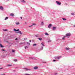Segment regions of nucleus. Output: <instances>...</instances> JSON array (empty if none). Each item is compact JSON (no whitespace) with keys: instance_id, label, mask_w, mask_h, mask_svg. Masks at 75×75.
Masks as SVG:
<instances>
[{"instance_id":"obj_1","label":"nucleus","mask_w":75,"mask_h":75,"mask_svg":"<svg viewBox=\"0 0 75 75\" xmlns=\"http://www.w3.org/2000/svg\"><path fill=\"white\" fill-rule=\"evenodd\" d=\"M56 2L58 5H61V2L60 1H56Z\"/></svg>"},{"instance_id":"obj_2","label":"nucleus","mask_w":75,"mask_h":75,"mask_svg":"<svg viewBox=\"0 0 75 75\" xmlns=\"http://www.w3.org/2000/svg\"><path fill=\"white\" fill-rule=\"evenodd\" d=\"M71 34L70 33H68L66 34V37L67 36H71Z\"/></svg>"},{"instance_id":"obj_3","label":"nucleus","mask_w":75,"mask_h":75,"mask_svg":"<svg viewBox=\"0 0 75 75\" xmlns=\"http://www.w3.org/2000/svg\"><path fill=\"white\" fill-rule=\"evenodd\" d=\"M24 69H25V71H30V69H28L27 68H24Z\"/></svg>"},{"instance_id":"obj_4","label":"nucleus","mask_w":75,"mask_h":75,"mask_svg":"<svg viewBox=\"0 0 75 75\" xmlns=\"http://www.w3.org/2000/svg\"><path fill=\"white\" fill-rule=\"evenodd\" d=\"M38 67L37 66L35 67H34V69H38Z\"/></svg>"},{"instance_id":"obj_5","label":"nucleus","mask_w":75,"mask_h":75,"mask_svg":"<svg viewBox=\"0 0 75 75\" xmlns=\"http://www.w3.org/2000/svg\"><path fill=\"white\" fill-rule=\"evenodd\" d=\"M10 16H12V17H14V14L13 13H11L10 14Z\"/></svg>"},{"instance_id":"obj_6","label":"nucleus","mask_w":75,"mask_h":75,"mask_svg":"<svg viewBox=\"0 0 75 75\" xmlns=\"http://www.w3.org/2000/svg\"><path fill=\"white\" fill-rule=\"evenodd\" d=\"M0 9L1 10H3L4 8H3V7L2 6H0Z\"/></svg>"},{"instance_id":"obj_7","label":"nucleus","mask_w":75,"mask_h":75,"mask_svg":"<svg viewBox=\"0 0 75 75\" xmlns=\"http://www.w3.org/2000/svg\"><path fill=\"white\" fill-rule=\"evenodd\" d=\"M65 37H68L64 36L63 37V38L62 39V40H65Z\"/></svg>"},{"instance_id":"obj_8","label":"nucleus","mask_w":75,"mask_h":75,"mask_svg":"<svg viewBox=\"0 0 75 75\" xmlns=\"http://www.w3.org/2000/svg\"><path fill=\"white\" fill-rule=\"evenodd\" d=\"M51 25H52L51 24H50L48 26V28H51Z\"/></svg>"},{"instance_id":"obj_9","label":"nucleus","mask_w":75,"mask_h":75,"mask_svg":"<svg viewBox=\"0 0 75 75\" xmlns=\"http://www.w3.org/2000/svg\"><path fill=\"white\" fill-rule=\"evenodd\" d=\"M14 30L16 31H19V29H18V30H16V29H14Z\"/></svg>"},{"instance_id":"obj_10","label":"nucleus","mask_w":75,"mask_h":75,"mask_svg":"<svg viewBox=\"0 0 75 75\" xmlns=\"http://www.w3.org/2000/svg\"><path fill=\"white\" fill-rule=\"evenodd\" d=\"M0 46H1V48H3L4 47V46H3V45H2L1 44H0Z\"/></svg>"},{"instance_id":"obj_11","label":"nucleus","mask_w":75,"mask_h":75,"mask_svg":"<svg viewBox=\"0 0 75 75\" xmlns=\"http://www.w3.org/2000/svg\"><path fill=\"white\" fill-rule=\"evenodd\" d=\"M19 33L20 34H23V32H22L21 31H19Z\"/></svg>"},{"instance_id":"obj_12","label":"nucleus","mask_w":75,"mask_h":75,"mask_svg":"<svg viewBox=\"0 0 75 75\" xmlns=\"http://www.w3.org/2000/svg\"><path fill=\"white\" fill-rule=\"evenodd\" d=\"M66 50H69V47H66Z\"/></svg>"},{"instance_id":"obj_13","label":"nucleus","mask_w":75,"mask_h":75,"mask_svg":"<svg viewBox=\"0 0 75 75\" xmlns=\"http://www.w3.org/2000/svg\"><path fill=\"white\" fill-rule=\"evenodd\" d=\"M55 29H56V27H53V30H55Z\"/></svg>"},{"instance_id":"obj_14","label":"nucleus","mask_w":75,"mask_h":75,"mask_svg":"<svg viewBox=\"0 0 75 75\" xmlns=\"http://www.w3.org/2000/svg\"><path fill=\"white\" fill-rule=\"evenodd\" d=\"M21 2H23V3H25V1L24 0H22L21 1Z\"/></svg>"},{"instance_id":"obj_15","label":"nucleus","mask_w":75,"mask_h":75,"mask_svg":"<svg viewBox=\"0 0 75 75\" xmlns=\"http://www.w3.org/2000/svg\"><path fill=\"white\" fill-rule=\"evenodd\" d=\"M16 25H19V24H20V23L19 22H16Z\"/></svg>"},{"instance_id":"obj_16","label":"nucleus","mask_w":75,"mask_h":75,"mask_svg":"<svg viewBox=\"0 0 75 75\" xmlns=\"http://www.w3.org/2000/svg\"><path fill=\"white\" fill-rule=\"evenodd\" d=\"M45 35H48V33H45Z\"/></svg>"},{"instance_id":"obj_17","label":"nucleus","mask_w":75,"mask_h":75,"mask_svg":"<svg viewBox=\"0 0 75 75\" xmlns=\"http://www.w3.org/2000/svg\"><path fill=\"white\" fill-rule=\"evenodd\" d=\"M61 57H62V56H61L57 57V59H59V58H61Z\"/></svg>"},{"instance_id":"obj_18","label":"nucleus","mask_w":75,"mask_h":75,"mask_svg":"<svg viewBox=\"0 0 75 75\" xmlns=\"http://www.w3.org/2000/svg\"><path fill=\"white\" fill-rule=\"evenodd\" d=\"M41 44L42 46H44V43L43 42H42Z\"/></svg>"},{"instance_id":"obj_19","label":"nucleus","mask_w":75,"mask_h":75,"mask_svg":"<svg viewBox=\"0 0 75 75\" xmlns=\"http://www.w3.org/2000/svg\"><path fill=\"white\" fill-rule=\"evenodd\" d=\"M3 30L5 31H7V29H3Z\"/></svg>"},{"instance_id":"obj_20","label":"nucleus","mask_w":75,"mask_h":75,"mask_svg":"<svg viewBox=\"0 0 75 75\" xmlns=\"http://www.w3.org/2000/svg\"><path fill=\"white\" fill-rule=\"evenodd\" d=\"M38 40H40V41H41V40H42V38H38Z\"/></svg>"},{"instance_id":"obj_21","label":"nucleus","mask_w":75,"mask_h":75,"mask_svg":"<svg viewBox=\"0 0 75 75\" xmlns=\"http://www.w3.org/2000/svg\"><path fill=\"white\" fill-rule=\"evenodd\" d=\"M71 14L73 16H74V15H75V13H72Z\"/></svg>"},{"instance_id":"obj_22","label":"nucleus","mask_w":75,"mask_h":75,"mask_svg":"<svg viewBox=\"0 0 75 75\" xmlns=\"http://www.w3.org/2000/svg\"><path fill=\"white\" fill-rule=\"evenodd\" d=\"M8 17H6V18L5 19V20H6L7 19H8Z\"/></svg>"},{"instance_id":"obj_23","label":"nucleus","mask_w":75,"mask_h":75,"mask_svg":"<svg viewBox=\"0 0 75 75\" xmlns=\"http://www.w3.org/2000/svg\"><path fill=\"white\" fill-rule=\"evenodd\" d=\"M7 66H8V67H11V65L8 64V65H7Z\"/></svg>"},{"instance_id":"obj_24","label":"nucleus","mask_w":75,"mask_h":75,"mask_svg":"<svg viewBox=\"0 0 75 75\" xmlns=\"http://www.w3.org/2000/svg\"><path fill=\"white\" fill-rule=\"evenodd\" d=\"M36 45H37V44H35L33 45V46H36Z\"/></svg>"},{"instance_id":"obj_25","label":"nucleus","mask_w":75,"mask_h":75,"mask_svg":"<svg viewBox=\"0 0 75 75\" xmlns=\"http://www.w3.org/2000/svg\"><path fill=\"white\" fill-rule=\"evenodd\" d=\"M41 24L42 25H43V24H44V22H42L41 23Z\"/></svg>"},{"instance_id":"obj_26","label":"nucleus","mask_w":75,"mask_h":75,"mask_svg":"<svg viewBox=\"0 0 75 75\" xmlns=\"http://www.w3.org/2000/svg\"><path fill=\"white\" fill-rule=\"evenodd\" d=\"M62 19L63 20H67V19L65 18H62Z\"/></svg>"},{"instance_id":"obj_27","label":"nucleus","mask_w":75,"mask_h":75,"mask_svg":"<svg viewBox=\"0 0 75 75\" xmlns=\"http://www.w3.org/2000/svg\"><path fill=\"white\" fill-rule=\"evenodd\" d=\"M36 25V24H35V23H33V25Z\"/></svg>"},{"instance_id":"obj_28","label":"nucleus","mask_w":75,"mask_h":75,"mask_svg":"<svg viewBox=\"0 0 75 75\" xmlns=\"http://www.w3.org/2000/svg\"><path fill=\"white\" fill-rule=\"evenodd\" d=\"M14 61H15V62H17V60L16 59H14Z\"/></svg>"},{"instance_id":"obj_29","label":"nucleus","mask_w":75,"mask_h":75,"mask_svg":"<svg viewBox=\"0 0 75 75\" xmlns=\"http://www.w3.org/2000/svg\"><path fill=\"white\" fill-rule=\"evenodd\" d=\"M12 52H15V50H12Z\"/></svg>"},{"instance_id":"obj_30","label":"nucleus","mask_w":75,"mask_h":75,"mask_svg":"<svg viewBox=\"0 0 75 75\" xmlns=\"http://www.w3.org/2000/svg\"><path fill=\"white\" fill-rule=\"evenodd\" d=\"M48 42H51V40H49L48 41Z\"/></svg>"},{"instance_id":"obj_31","label":"nucleus","mask_w":75,"mask_h":75,"mask_svg":"<svg viewBox=\"0 0 75 75\" xmlns=\"http://www.w3.org/2000/svg\"><path fill=\"white\" fill-rule=\"evenodd\" d=\"M25 75H30V74H25Z\"/></svg>"},{"instance_id":"obj_32","label":"nucleus","mask_w":75,"mask_h":75,"mask_svg":"<svg viewBox=\"0 0 75 75\" xmlns=\"http://www.w3.org/2000/svg\"><path fill=\"white\" fill-rule=\"evenodd\" d=\"M25 49H26V48H27V46H26V47L25 46Z\"/></svg>"},{"instance_id":"obj_33","label":"nucleus","mask_w":75,"mask_h":75,"mask_svg":"<svg viewBox=\"0 0 75 75\" xmlns=\"http://www.w3.org/2000/svg\"><path fill=\"white\" fill-rule=\"evenodd\" d=\"M15 40H18V38H16L15 39Z\"/></svg>"},{"instance_id":"obj_34","label":"nucleus","mask_w":75,"mask_h":75,"mask_svg":"<svg viewBox=\"0 0 75 75\" xmlns=\"http://www.w3.org/2000/svg\"><path fill=\"white\" fill-rule=\"evenodd\" d=\"M1 75H5V74H2Z\"/></svg>"},{"instance_id":"obj_35","label":"nucleus","mask_w":75,"mask_h":75,"mask_svg":"<svg viewBox=\"0 0 75 75\" xmlns=\"http://www.w3.org/2000/svg\"><path fill=\"white\" fill-rule=\"evenodd\" d=\"M53 62H54L55 61H56V60H53Z\"/></svg>"},{"instance_id":"obj_36","label":"nucleus","mask_w":75,"mask_h":75,"mask_svg":"<svg viewBox=\"0 0 75 75\" xmlns=\"http://www.w3.org/2000/svg\"><path fill=\"white\" fill-rule=\"evenodd\" d=\"M2 51H4L5 50L4 49H2Z\"/></svg>"},{"instance_id":"obj_37","label":"nucleus","mask_w":75,"mask_h":75,"mask_svg":"<svg viewBox=\"0 0 75 75\" xmlns=\"http://www.w3.org/2000/svg\"><path fill=\"white\" fill-rule=\"evenodd\" d=\"M21 19H23V18H22V17H21Z\"/></svg>"},{"instance_id":"obj_38","label":"nucleus","mask_w":75,"mask_h":75,"mask_svg":"<svg viewBox=\"0 0 75 75\" xmlns=\"http://www.w3.org/2000/svg\"><path fill=\"white\" fill-rule=\"evenodd\" d=\"M25 24H27V23H26V22H25Z\"/></svg>"},{"instance_id":"obj_39","label":"nucleus","mask_w":75,"mask_h":75,"mask_svg":"<svg viewBox=\"0 0 75 75\" xmlns=\"http://www.w3.org/2000/svg\"><path fill=\"white\" fill-rule=\"evenodd\" d=\"M43 63H46V62H43Z\"/></svg>"},{"instance_id":"obj_40","label":"nucleus","mask_w":75,"mask_h":75,"mask_svg":"<svg viewBox=\"0 0 75 75\" xmlns=\"http://www.w3.org/2000/svg\"><path fill=\"white\" fill-rule=\"evenodd\" d=\"M32 26L33 25H30V26H29V27H32Z\"/></svg>"},{"instance_id":"obj_41","label":"nucleus","mask_w":75,"mask_h":75,"mask_svg":"<svg viewBox=\"0 0 75 75\" xmlns=\"http://www.w3.org/2000/svg\"><path fill=\"white\" fill-rule=\"evenodd\" d=\"M29 42H31V40H29Z\"/></svg>"},{"instance_id":"obj_42","label":"nucleus","mask_w":75,"mask_h":75,"mask_svg":"<svg viewBox=\"0 0 75 75\" xmlns=\"http://www.w3.org/2000/svg\"><path fill=\"white\" fill-rule=\"evenodd\" d=\"M32 58V59H34V58Z\"/></svg>"},{"instance_id":"obj_43","label":"nucleus","mask_w":75,"mask_h":75,"mask_svg":"<svg viewBox=\"0 0 75 75\" xmlns=\"http://www.w3.org/2000/svg\"><path fill=\"white\" fill-rule=\"evenodd\" d=\"M17 33H19V32H17Z\"/></svg>"},{"instance_id":"obj_44","label":"nucleus","mask_w":75,"mask_h":75,"mask_svg":"<svg viewBox=\"0 0 75 75\" xmlns=\"http://www.w3.org/2000/svg\"><path fill=\"white\" fill-rule=\"evenodd\" d=\"M0 69H2V68H0Z\"/></svg>"},{"instance_id":"obj_45","label":"nucleus","mask_w":75,"mask_h":75,"mask_svg":"<svg viewBox=\"0 0 75 75\" xmlns=\"http://www.w3.org/2000/svg\"><path fill=\"white\" fill-rule=\"evenodd\" d=\"M42 49H43V47H42Z\"/></svg>"},{"instance_id":"obj_46","label":"nucleus","mask_w":75,"mask_h":75,"mask_svg":"<svg viewBox=\"0 0 75 75\" xmlns=\"http://www.w3.org/2000/svg\"><path fill=\"white\" fill-rule=\"evenodd\" d=\"M74 27H75V26H74Z\"/></svg>"}]
</instances>
